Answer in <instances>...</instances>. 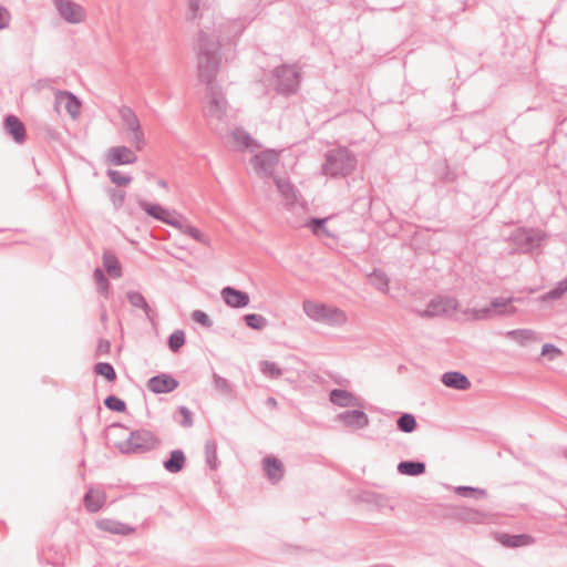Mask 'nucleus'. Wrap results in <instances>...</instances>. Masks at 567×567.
<instances>
[{"instance_id": "obj_35", "label": "nucleus", "mask_w": 567, "mask_h": 567, "mask_svg": "<svg viewBox=\"0 0 567 567\" xmlns=\"http://www.w3.org/2000/svg\"><path fill=\"white\" fill-rule=\"evenodd\" d=\"M567 292V276L558 281L556 286L540 297L542 301L558 300Z\"/></svg>"}, {"instance_id": "obj_61", "label": "nucleus", "mask_w": 567, "mask_h": 567, "mask_svg": "<svg viewBox=\"0 0 567 567\" xmlns=\"http://www.w3.org/2000/svg\"><path fill=\"white\" fill-rule=\"evenodd\" d=\"M564 456L567 457V449L564 451Z\"/></svg>"}, {"instance_id": "obj_42", "label": "nucleus", "mask_w": 567, "mask_h": 567, "mask_svg": "<svg viewBox=\"0 0 567 567\" xmlns=\"http://www.w3.org/2000/svg\"><path fill=\"white\" fill-rule=\"evenodd\" d=\"M261 372L272 379H277L282 375V369L276 363L271 361H262L260 363Z\"/></svg>"}, {"instance_id": "obj_52", "label": "nucleus", "mask_w": 567, "mask_h": 567, "mask_svg": "<svg viewBox=\"0 0 567 567\" xmlns=\"http://www.w3.org/2000/svg\"><path fill=\"white\" fill-rule=\"evenodd\" d=\"M178 412L183 416V420L181 421V425L184 427H190L193 425V414L190 410L186 406H179Z\"/></svg>"}, {"instance_id": "obj_21", "label": "nucleus", "mask_w": 567, "mask_h": 567, "mask_svg": "<svg viewBox=\"0 0 567 567\" xmlns=\"http://www.w3.org/2000/svg\"><path fill=\"white\" fill-rule=\"evenodd\" d=\"M95 525L97 529L114 535L127 536L135 532L134 527L111 518L99 519Z\"/></svg>"}, {"instance_id": "obj_17", "label": "nucleus", "mask_w": 567, "mask_h": 567, "mask_svg": "<svg viewBox=\"0 0 567 567\" xmlns=\"http://www.w3.org/2000/svg\"><path fill=\"white\" fill-rule=\"evenodd\" d=\"M4 131L17 144H23L27 141V130L23 122L16 115H7L4 118Z\"/></svg>"}, {"instance_id": "obj_1", "label": "nucleus", "mask_w": 567, "mask_h": 567, "mask_svg": "<svg viewBox=\"0 0 567 567\" xmlns=\"http://www.w3.org/2000/svg\"><path fill=\"white\" fill-rule=\"evenodd\" d=\"M218 45L210 37L200 35V47L197 56V71L200 82L207 85L209 102L206 106V116L209 120L223 121L226 116L228 102L220 90L214 84L219 70V58L217 56Z\"/></svg>"}, {"instance_id": "obj_48", "label": "nucleus", "mask_w": 567, "mask_h": 567, "mask_svg": "<svg viewBox=\"0 0 567 567\" xmlns=\"http://www.w3.org/2000/svg\"><path fill=\"white\" fill-rule=\"evenodd\" d=\"M192 319L202 324L203 327H206V328H209L212 327L213 322L210 320V318L208 317L207 313H205L204 311L202 310H194L192 312Z\"/></svg>"}, {"instance_id": "obj_33", "label": "nucleus", "mask_w": 567, "mask_h": 567, "mask_svg": "<svg viewBox=\"0 0 567 567\" xmlns=\"http://www.w3.org/2000/svg\"><path fill=\"white\" fill-rule=\"evenodd\" d=\"M118 115H120L122 122L124 123L126 131L132 130L135 126H137L138 124H141L136 113L130 106L122 105L118 109Z\"/></svg>"}, {"instance_id": "obj_16", "label": "nucleus", "mask_w": 567, "mask_h": 567, "mask_svg": "<svg viewBox=\"0 0 567 567\" xmlns=\"http://www.w3.org/2000/svg\"><path fill=\"white\" fill-rule=\"evenodd\" d=\"M107 161L112 165H127L134 164L137 156L133 150L127 146H113L107 151Z\"/></svg>"}, {"instance_id": "obj_28", "label": "nucleus", "mask_w": 567, "mask_h": 567, "mask_svg": "<svg viewBox=\"0 0 567 567\" xmlns=\"http://www.w3.org/2000/svg\"><path fill=\"white\" fill-rule=\"evenodd\" d=\"M126 298L132 307L141 308L144 311V313L146 315V317L150 320H153L154 311L152 310V308L150 307L146 299L144 298V296L141 292L134 291V290L127 291Z\"/></svg>"}, {"instance_id": "obj_40", "label": "nucleus", "mask_w": 567, "mask_h": 567, "mask_svg": "<svg viewBox=\"0 0 567 567\" xmlns=\"http://www.w3.org/2000/svg\"><path fill=\"white\" fill-rule=\"evenodd\" d=\"M177 228L181 229L184 235L192 237L194 240H196L203 245H206V246L209 245V239L198 228H196L192 225H183V224H182V227H177Z\"/></svg>"}, {"instance_id": "obj_8", "label": "nucleus", "mask_w": 567, "mask_h": 567, "mask_svg": "<svg viewBox=\"0 0 567 567\" xmlns=\"http://www.w3.org/2000/svg\"><path fill=\"white\" fill-rule=\"evenodd\" d=\"M545 231L533 227H518L513 230L508 240L515 246L516 251L520 254H529L539 248L542 241L546 239Z\"/></svg>"}, {"instance_id": "obj_7", "label": "nucleus", "mask_w": 567, "mask_h": 567, "mask_svg": "<svg viewBox=\"0 0 567 567\" xmlns=\"http://www.w3.org/2000/svg\"><path fill=\"white\" fill-rule=\"evenodd\" d=\"M275 91L284 96L298 92L301 83V69L297 64H281L272 70Z\"/></svg>"}, {"instance_id": "obj_32", "label": "nucleus", "mask_w": 567, "mask_h": 567, "mask_svg": "<svg viewBox=\"0 0 567 567\" xmlns=\"http://www.w3.org/2000/svg\"><path fill=\"white\" fill-rule=\"evenodd\" d=\"M93 278L96 284L97 292L104 298H109L111 282L101 268H95L93 271Z\"/></svg>"}, {"instance_id": "obj_20", "label": "nucleus", "mask_w": 567, "mask_h": 567, "mask_svg": "<svg viewBox=\"0 0 567 567\" xmlns=\"http://www.w3.org/2000/svg\"><path fill=\"white\" fill-rule=\"evenodd\" d=\"M221 297L225 303L231 308H244L249 305V295L233 287H225L221 290Z\"/></svg>"}, {"instance_id": "obj_23", "label": "nucleus", "mask_w": 567, "mask_h": 567, "mask_svg": "<svg viewBox=\"0 0 567 567\" xmlns=\"http://www.w3.org/2000/svg\"><path fill=\"white\" fill-rule=\"evenodd\" d=\"M262 464L265 474L271 483L276 484L282 480L285 475V468L278 458L274 456H267L264 458Z\"/></svg>"}, {"instance_id": "obj_14", "label": "nucleus", "mask_w": 567, "mask_h": 567, "mask_svg": "<svg viewBox=\"0 0 567 567\" xmlns=\"http://www.w3.org/2000/svg\"><path fill=\"white\" fill-rule=\"evenodd\" d=\"M179 382L169 374L161 373L147 381V388L155 394L169 393L176 390Z\"/></svg>"}, {"instance_id": "obj_47", "label": "nucleus", "mask_w": 567, "mask_h": 567, "mask_svg": "<svg viewBox=\"0 0 567 567\" xmlns=\"http://www.w3.org/2000/svg\"><path fill=\"white\" fill-rule=\"evenodd\" d=\"M455 493L457 495H461V496H464V497H468V496H471L473 494H478L481 497L486 495L485 489H481V488H476V487H471V486H457L455 488Z\"/></svg>"}, {"instance_id": "obj_37", "label": "nucleus", "mask_w": 567, "mask_h": 567, "mask_svg": "<svg viewBox=\"0 0 567 567\" xmlns=\"http://www.w3.org/2000/svg\"><path fill=\"white\" fill-rule=\"evenodd\" d=\"M507 337L520 344H525L536 339L535 331L530 329H515L507 332Z\"/></svg>"}, {"instance_id": "obj_31", "label": "nucleus", "mask_w": 567, "mask_h": 567, "mask_svg": "<svg viewBox=\"0 0 567 567\" xmlns=\"http://www.w3.org/2000/svg\"><path fill=\"white\" fill-rule=\"evenodd\" d=\"M368 279L377 290L384 293L389 291L390 279L381 269H374L371 274H369Z\"/></svg>"}, {"instance_id": "obj_55", "label": "nucleus", "mask_w": 567, "mask_h": 567, "mask_svg": "<svg viewBox=\"0 0 567 567\" xmlns=\"http://www.w3.org/2000/svg\"><path fill=\"white\" fill-rule=\"evenodd\" d=\"M549 352H554L555 354L561 353V351L558 348H556L554 344H551V343L544 344L543 349H542V354L546 355Z\"/></svg>"}, {"instance_id": "obj_4", "label": "nucleus", "mask_w": 567, "mask_h": 567, "mask_svg": "<svg viewBox=\"0 0 567 567\" xmlns=\"http://www.w3.org/2000/svg\"><path fill=\"white\" fill-rule=\"evenodd\" d=\"M302 310L311 320L331 327H341L348 322V315L344 310L323 302L305 300Z\"/></svg>"}, {"instance_id": "obj_11", "label": "nucleus", "mask_w": 567, "mask_h": 567, "mask_svg": "<svg viewBox=\"0 0 567 567\" xmlns=\"http://www.w3.org/2000/svg\"><path fill=\"white\" fill-rule=\"evenodd\" d=\"M60 17L72 24L81 23L86 17L85 9L72 0H52Z\"/></svg>"}, {"instance_id": "obj_38", "label": "nucleus", "mask_w": 567, "mask_h": 567, "mask_svg": "<svg viewBox=\"0 0 567 567\" xmlns=\"http://www.w3.org/2000/svg\"><path fill=\"white\" fill-rule=\"evenodd\" d=\"M247 327L254 330H262L268 326V320L258 313H247L243 317Z\"/></svg>"}, {"instance_id": "obj_57", "label": "nucleus", "mask_w": 567, "mask_h": 567, "mask_svg": "<svg viewBox=\"0 0 567 567\" xmlns=\"http://www.w3.org/2000/svg\"><path fill=\"white\" fill-rule=\"evenodd\" d=\"M116 426H118V427H121V429H126V426H125V425H123V424H117Z\"/></svg>"}, {"instance_id": "obj_27", "label": "nucleus", "mask_w": 567, "mask_h": 567, "mask_svg": "<svg viewBox=\"0 0 567 567\" xmlns=\"http://www.w3.org/2000/svg\"><path fill=\"white\" fill-rule=\"evenodd\" d=\"M102 260L103 266L111 278L118 279L122 277V267L115 254L110 250H105L103 252Z\"/></svg>"}, {"instance_id": "obj_3", "label": "nucleus", "mask_w": 567, "mask_h": 567, "mask_svg": "<svg viewBox=\"0 0 567 567\" xmlns=\"http://www.w3.org/2000/svg\"><path fill=\"white\" fill-rule=\"evenodd\" d=\"M250 20L247 17H240L236 19H229L224 22H221L217 27V35L214 33H208L205 31H199L198 33V45H197V53L199 52L200 47V35L204 33L207 37H210L215 44L218 45L217 49V56L220 59L219 50L221 45L225 44H235L238 39L241 37L246 28L249 25Z\"/></svg>"}, {"instance_id": "obj_60", "label": "nucleus", "mask_w": 567, "mask_h": 567, "mask_svg": "<svg viewBox=\"0 0 567 567\" xmlns=\"http://www.w3.org/2000/svg\"><path fill=\"white\" fill-rule=\"evenodd\" d=\"M269 400H270V404H274V402H275L274 398H270Z\"/></svg>"}, {"instance_id": "obj_29", "label": "nucleus", "mask_w": 567, "mask_h": 567, "mask_svg": "<svg viewBox=\"0 0 567 567\" xmlns=\"http://www.w3.org/2000/svg\"><path fill=\"white\" fill-rule=\"evenodd\" d=\"M425 463L419 461H402L398 465V472L408 476H419L425 472Z\"/></svg>"}, {"instance_id": "obj_15", "label": "nucleus", "mask_w": 567, "mask_h": 567, "mask_svg": "<svg viewBox=\"0 0 567 567\" xmlns=\"http://www.w3.org/2000/svg\"><path fill=\"white\" fill-rule=\"evenodd\" d=\"M107 495L102 488L87 487L83 497V504L89 513L100 512L106 504Z\"/></svg>"}, {"instance_id": "obj_49", "label": "nucleus", "mask_w": 567, "mask_h": 567, "mask_svg": "<svg viewBox=\"0 0 567 567\" xmlns=\"http://www.w3.org/2000/svg\"><path fill=\"white\" fill-rule=\"evenodd\" d=\"M328 219L327 218H310L306 226L309 227L315 235H319L320 230H324V224Z\"/></svg>"}, {"instance_id": "obj_24", "label": "nucleus", "mask_w": 567, "mask_h": 567, "mask_svg": "<svg viewBox=\"0 0 567 567\" xmlns=\"http://www.w3.org/2000/svg\"><path fill=\"white\" fill-rule=\"evenodd\" d=\"M442 383L451 389L455 390H468L471 388V381L468 378L457 371L445 372L442 375Z\"/></svg>"}, {"instance_id": "obj_2", "label": "nucleus", "mask_w": 567, "mask_h": 567, "mask_svg": "<svg viewBox=\"0 0 567 567\" xmlns=\"http://www.w3.org/2000/svg\"><path fill=\"white\" fill-rule=\"evenodd\" d=\"M355 166L357 158L353 153L348 147L339 146L327 151L321 171L329 177H347Z\"/></svg>"}, {"instance_id": "obj_43", "label": "nucleus", "mask_w": 567, "mask_h": 567, "mask_svg": "<svg viewBox=\"0 0 567 567\" xmlns=\"http://www.w3.org/2000/svg\"><path fill=\"white\" fill-rule=\"evenodd\" d=\"M185 344V332L175 330L168 338V347L173 352H177Z\"/></svg>"}, {"instance_id": "obj_22", "label": "nucleus", "mask_w": 567, "mask_h": 567, "mask_svg": "<svg viewBox=\"0 0 567 567\" xmlns=\"http://www.w3.org/2000/svg\"><path fill=\"white\" fill-rule=\"evenodd\" d=\"M231 137L237 145V150L244 152L246 150L255 151L261 147L258 141H256L247 131L241 127H237L231 132Z\"/></svg>"}, {"instance_id": "obj_58", "label": "nucleus", "mask_w": 567, "mask_h": 567, "mask_svg": "<svg viewBox=\"0 0 567 567\" xmlns=\"http://www.w3.org/2000/svg\"><path fill=\"white\" fill-rule=\"evenodd\" d=\"M470 515L477 516V515H478V513H476V512H471V513H470Z\"/></svg>"}, {"instance_id": "obj_13", "label": "nucleus", "mask_w": 567, "mask_h": 567, "mask_svg": "<svg viewBox=\"0 0 567 567\" xmlns=\"http://www.w3.org/2000/svg\"><path fill=\"white\" fill-rule=\"evenodd\" d=\"M138 206L141 209H143L147 215L152 216L153 218L167 224L173 227H182V223L175 218L171 217L169 212L161 206L159 204H152L144 199H141L138 202Z\"/></svg>"}, {"instance_id": "obj_46", "label": "nucleus", "mask_w": 567, "mask_h": 567, "mask_svg": "<svg viewBox=\"0 0 567 567\" xmlns=\"http://www.w3.org/2000/svg\"><path fill=\"white\" fill-rule=\"evenodd\" d=\"M104 405L114 412H124L126 410V403L116 395H109L105 398Z\"/></svg>"}, {"instance_id": "obj_19", "label": "nucleus", "mask_w": 567, "mask_h": 567, "mask_svg": "<svg viewBox=\"0 0 567 567\" xmlns=\"http://www.w3.org/2000/svg\"><path fill=\"white\" fill-rule=\"evenodd\" d=\"M495 539L507 548L525 547L535 542L534 537L529 534L511 535L507 533H496Z\"/></svg>"}, {"instance_id": "obj_44", "label": "nucleus", "mask_w": 567, "mask_h": 567, "mask_svg": "<svg viewBox=\"0 0 567 567\" xmlns=\"http://www.w3.org/2000/svg\"><path fill=\"white\" fill-rule=\"evenodd\" d=\"M106 175L110 181L117 186H127L132 182L131 176L124 175L120 171L109 169Z\"/></svg>"}, {"instance_id": "obj_26", "label": "nucleus", "mask_w": 567, "mask_h": 567, "mask_svg": "<svg viewBox=\"0 0 567 567\" xmlns=\"http://www.w3.org/2000/svg\"><path fill=\"white\" fill-rule=\"evenodd\" d=\"M186 465V456L182 450H173L169 457L163 462V467L172 474L179 473Z\"/></svg>"}, {"instance_id": "obj_50", "label": "nucleus", "mask_w": 567, "mask_h": 567, "mask_svg": "<svg viewBox=\"0 0 567 567\" xmlns=\"http://www.w3.org/2000/svg\"><path fill=\"white\" fill-rule=\"evenodd\" d=\"M125 192L123 190H117V189H111L110 190V198H111V202L113 203V205L115 206V208H121L125 202Z\"/></svg>"}, {"instance_id": "obj_12", "label": "nucleus", "mask_w": 567, "mask_h": 567, "mask_svg": "<svg viewBox=\"0 0 567 567\" xmlns=\"http://www.w3.org/2000/svg\"><path fill=\"white\" fill-rule=\"evenodd\" d=\"M64 106L66 113L72 117L76 118L81 113L82 103L71 92L58 90L54 93V109L60 112V107Z\"/></svg>"}, {"instance_id": "obj_5", "label": "nucleus", "mask_w": 567, "mask_h": 567, "mask_svg": "<svg viewBox=\"0 0 567 567\" xmlns=\"http://www.w3.org/2000/svg\"><path fill=\"white\" fill-rule=\"evenodd\" d=\"M516 299L514 297H497L491 300L488 307L481 309L467 308L463 310L464 317L470 321H483L492 319L496 316H513L517 312V309L512 306Z\"/></svg>"}, {"instance_id": "obj_53", "label": "nucleus", "mask_w": 567, "mask_h": 567, "mask_svg": "<svg viewBox=\"0 0 567 567\" xmlns=\"http://www.w3.org/2000/svg\"><path fill=\"white\" fill-rule=\"evenodd\" d=\"M11 21V14L9 10L0 6V30L7 29Z\"/></svg>"}, {"instance_id": "obj_51", "label": "nucleus", "mask_w": 567, "mask_h": 567, "mask_svg": "<svg viewBox=\"0 0 567 567\" xmlns=\"http://www.w3.org/2000/svg\"><path fill=\"white\" fill-rule=\"evenodd\" d=\"M187 10L189 13V19L195 20L199 17L200 10V0H185Z\"/></svg>"}, {"instance_id": "obj_25", "label": "nucleus", "mask_w": 567, "mask_h": 567, "mask_svg": "<svg viewBox=\"0 0 567 567\" xmlns=\"http://www.w3.org/2000/svg\"><path fill=\"white\" fill-rule=\"evenodd\" d=\"M329 400L332 404L340 408H349L359 405L358 399L353 393L343 389H333L330 391Z\"/></svg>"}, {"instance_id": "obj_6", "label": "nucleus", "mask_w": 567, "mask_h": 567, "mask_svg": "<svg viewBox=\"0 0 567 567\" xmlns=\"http://www.w3.org/2000/svg\"><path fill=\"white\" fill-rule=\"evenodd\" d=\"M161 444L157 435L145 429L132 431L130 436L116 444L123 454H145L155 450Z\"/></svg>"}, {"instance_id": "obj_41", "label": "nucleus", "mask_w": 567, "mask_h": 567, "mask_svg": "<svg viewBox=\"0 0 567 567\" xmlns=\"http://www.w3.org/2000/svg\"><path fill=\"white\" fill-rule=\"evenodd\" d=\"M94 372L97 375L104 377L107 381L113 382L117 375L113 365L109 362H99L94 365Z\"/></svg>"}, {"instance_id": "obj_54", "label": "nucleus", "mask_w": 567, "mask_h": 567, "mask_svg": "<svg viewBox=\"0 0 567 567\" xmlns=\"http://www.w3.org/2000/svg\"><path fill=\"white\" fill-rule=\"evenodd\" d=\"M110 341L106 339H101L99 341L97 348H96V355L109 353L110 351Z\"/></svg>"}, {"instance_id": "obj_36", "label": "nucleus", "mask_w": 567, "mask_h": 567, "mask_svg": "<svg viewBox=\"0 0 567 567\" xmlns=\"http://www.w3.org/2000/svg\"><path fill=\"white\" fill-rule=\"evenodd\" d=\"M205 460L206 464L212 470H217L218 457H217V443L215 440H207L205 443Z\"/></svg>"}, {"instance_id": "obj_56", "label": "nucleus", "mask_w": 567, "mask_h": 567, "mask_svg": "<svg viewBox=\"0 0 567 567\" xmlns=\"http://www.w3.org/2000/svg\"><path fill=\"white\" fill-rule=\"evenodd\" d=\"M158 185L163 188H167V183L164 179H159Z\"/></svg>"}, {"instance_id": "obj_34", "label": "nucleus", "mask_w": 567, "mask_h": 567, "mask_svg": "<svg viewBox=\"0 0 567 567\" xmlns=\"http://www.w3.org/2000/svg\"><path fill=\"white\" fill-rule=\"evenodd\" d=\"M127 132L130 133L128 142L131 143V145L138 152L143 151L144 147L146 146V140L142 125L138 124L137 126H135L132 130H128Z\"/></svg>"}, {"instance_id": "obj_9", "label": "nucleus", "mask_w": 567, "mask_h": 567, "mask_svg": "<svg viewBox=\"0 0 567 567\" xmlns=\"http://www.w3.org/2000/svg\"><path fill=\"white\" fill-rule=\"evenodd\" d=\"M458 307L460 302L456 298L437 295L427 302L424 310L417 313L422 318L444 317L457 311Z\"/></svg>"}, {"instance_id": "obj_39", "label": "nucleus", "mask_w": 567, "mask_h": 567, "mask_svg": "<svg viewBox=\"0 0 567 567\" xmlns=\"http://www.w3.org/2000/svg\"><path fill=\"white\" fill-rule=\"evenodd\" d=\"M398 429L404 433L413 432L416 426V420L413 414L404 413L396 421Z\"/></svg>"}, {"instance_id": "obj_10", "label": "nucleus", "mask_w": 567, "mask_h": 567, "mask_svg": "<svg viewBox=\"0 0 567 567\" xmlns=\"http://www.w3.org/2000/svg\"><path fill=\"white\" fill-rule=\"evenodd\" d=\"M278 162V154L274 150L261 151L250 159L254 171L261 177L272 176Z\"/></svg>"}, {"instance_id": "obj_18", "label": "nucleus", "mask_w": 567, "mask_h": 567, "mask_svg": "<svg viewBox=\"0 0 567 567\" xmlns=\"http://www.w3.org/2000/svg\"><path fill=\"white\" fill-rule=\"evenodd\" d=\"M338 420L351 429H364L369 425V416L360 410H347L338 415Z\"/></svg>"}, {"instance_id": "obj_59", "label": "nucleus", "mask_w": 567, "mask_h": 567, "mask_svg": "<svg viewBox=\"0 0 567 567\" xmlns=\"http://www.w3.org/2000/svg\"><path fill=\"white\" fill-rule=\"evenodd\" d=\"M269 400H270V404H274V402H275L274 398H270Z\"/></svg>"}, {"instance_id": "obj_30", "label": "nucleus", "mask_w": 567, "mask_h": 567, "mask_svg": "<svg viewBox=\"0 0 567 567\" xmlns=\"http://www.w3.org/2000/svg\"><path fill=\"white\" fill-rule=\"evenodd\" d=\"M274 181L279 193L287 202H296V189L293 184L288 178L275 177Z\"/></svg>"}, {"instance_id": "obj_45", "label": "nucleus", "mask_w": 567, "mask_h": 567, "mask_svg": "<svg viewBox=\"0 0 567 567\" xmlns=\"http://www.w3.org/2000/svg\"><path fill=\"white\" fill-rule=\"evenodd\" d=\"M213 382H214L215 389L217 391H219L220 393L226 394V395L231 394L233 388H231L229 381L226 378L220 377L217 373H214Z\"/></svg>"}]
</instances>
